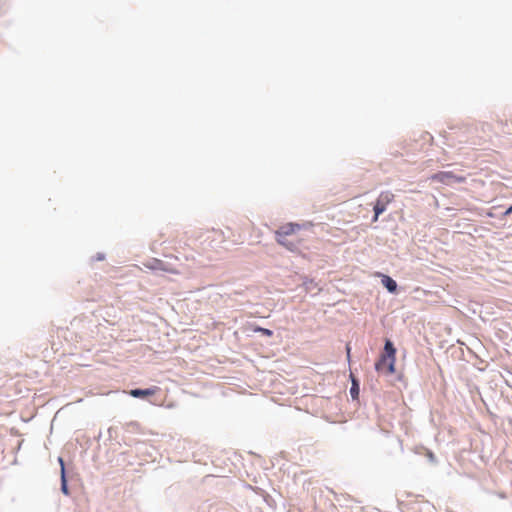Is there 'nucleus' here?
Wrapping results in <instances>:
<instances>
[{
  "label": "nucleus",
  "instance_id": "12",
  "mask_svg": "<svg viewBox=\"0 0 512 512\" xmlns=\"http://www.w3.org/2000/svg\"><path fill=\"white\" fill-rule=\"evenodd\" d=\"M297 240H301V239L298 236L287 237V241H297Z\"/></svg>",
  "mask_w": 512,
  "mask_h": 512
},
{
  "label": "nucleus",
  "instance_id": "13",
  "mask_svg": "<svg viewBox=\"0 0 512 512\" xmlns=\"http://www.w3.org/2000/svg\"><path fill=\"white\" fill-rule=\"evenodd\" d=\"M427 456H428V458H429L431 461H434V460H435V456H434V454H433L432 452H430V451H429V452L427 453Z\"/></svg>",
  "mask_w": 512,
  "mask_h": 512
},
{
  "label": "nucleus",
  "instance_id": "15",
  "mask_svg": "<svg viewBox=\"0 0 512 512\" xmlns=\"http://www.w3.org/2000/svg\"><path fill=\"white\" fill-rule=\"evenodd\" d=\"M175 261H179V258L177 256H171Z\"/></svg>",
  "mask_w": 512,
  "mask_h": 512
},
{
  "label": "nucleus",
  "instance_id": "2",
  "mask_svg": "<svg viewBox=\"0 0 512 512\" xmlns=\"http://www.w3.org/2000/svg\"><path fill=\"white\" fill-rule=\"evenodd\" d=\"M300 230V225L288 223L281 226L276 232L277 242L286 247L288 250L294 251L298 248L301 240L287 241V237L297 236V231Z\"/></svg>",
  "mask_w": 512,
  "mask_h": 512
},
{
  "label": "nucleus",
  "instance_id": "7",
  "mask_svg": "<svg viewBox=\"0 0 512 512\" xmlns=\"http://www.w3.org/2000/svg\"><path fill=\"white\" fill-rule=\"evenodd\" d=\"M59 461V464L61 466V491L65 494V495H69V490H68V486H67V480H66V475H65V465H64V461L62 458H59L58 459Z\"/></svg>",
  "mask_w": 512,
  "mask_h": 512
},
{
  "label": "nucleus",
  "instance_id": "14",
  "mask_svg": "<svg viewBox=\"0 0 512 512\" xmlns=\"http://www.w3.org/2000/svg\"><path fill=\"white\" fill-rule=\"evenodd\" d=\"M512 213V205L506 210L505 215H510Z\"/></svg>",
  "mask_w": 512,
  "mask_h": 512
},
{
  "label": "nucleus",
  "instance_id": "5",
  "mask_svg": "<svg viewBox=\"0 0 512 512\" xmlns=\"http://www.w3.org/2000/svg\"><path fill=\"white\" fill-rule=\"evenodd\" d=\"M394 199V195L389 192H381L379 197L376 200V203L374 205V217L373 221L376 222L378 220V217L380 214H382L385 210L388 204H390Z\"/></svg>",
  "mask_w": 512,
  "mask_h": 512
},
{
  "label": "nucleus",
  "instance_id": "11",
  "mask_svg": "<svg viewBox=\"0 0 512 512\" xmlns=\"http://www.w3.org/2000/svg\"><path fill=\"white\" fill-rule=\"evenodd\" d=\"M346 352H347V358L349 360L350 359V352H351V347H350L349 344L346 346Z\"/></svg>",
  "mask_w": 512,
  "mask_h": 512
},
{
  "label": "nucleus",
  "instance_id": "4",
  "mask_svg": "<svg viewBox=\"0 0 512 512\" xmlns=\"http://www.w3.org/2000/svg\"><path fill=\"white\" fill-rule=\"evenodd\" d=\"M430 179L432 181L440 182L445 185H451L453 183H463L466 178L464 176H457L451 171H441L433 174Z\"/></svg>",
  "mask_w": 512,
  "mask_h": 512
},
{
  "label": "nucleus",
  "instance_id": "10",
  "mask_svg": "<svg viewBox=\"0 0 512 512\" xmlns=\"http://www.w3.org/2000/svg\"><path fill=\"white\" fill-rule=\"evenodd\" d=\"M256 331H259V332H261L263 335L268 336V337L272 336V334H273V332H272L271 330L266 329V328H261V327H258V328L256 329Z\"/></svg>",
  "mask_w": 512,
  "mask_h": 512
},
{
  "label": "nucleus",
  "instance_id": "9",
  "mask_svg": "<svg viewBox=\"0 0 512 512\" xmlns=\"http://www.w3.org/2000/svg\"><path fill=\"white\" fill-rule=\"evenodd\" d=\"M350 393L353 398H356L358 396V385L355 381L353 382V385L350 389Z\"/></svg>",
  "mask_w": 512,
  "mask_h": 512
},
{
  "label": "nucleus",
  "instance_id": "1",
  "mask_svg": "<svg viewBox=\"0 0 512 512\" xmlns=\"http://www.w3.org/2000/svg\"><path fill=\"white\" fill-rule=\"evenodd\" d=\"M395 362H396V349L394 348L392 342L387 340L384 346V352L382 353L380 359L375 364V369L378 372L385 373L386 375H391L395 373Z\"/></svg>",
  "mask_w": 512,
  "mask_h": 512
},
{
  "label": "nucleus",
  "instance_id": "3",
  "mask_svg": "<svg viewBox=\"0 0 512 512\" xmlns=\"http://www.w3.org/2000/svg\"><path fill=\"white\" fill-rule=\"evenodd\" d=\"M143 265L145 268L152 271H162L173 275H177L180 273V270L176 265L167 263L158 258H151L144 262Z\"/></svg>",
  "mask_w": 512,
  "mask_h": 512
},
{
  "label": "nucleus",
  "instance_id": "8",
  "mask_svg": "<svg viewBox=\"0 0 512 512\" xmlns=\"http://www.w3.org/2000/svg\"><path fill=\"white\" fill-rule=\"evenodd\" d=\"M383 285L387 288V290L391 293L396 292L397 290V283L389 276H383L382 279Z\"/></svg>",
  "mask_w": 512,
  "mask_h": 512
},
{
  "label": "nucleus",
  "instance_id": "6",
  "mask_svg": "<svg viewBox=\"0 0 512 512\" xmlns=\"http://www.w3.org/2000/svg\"><path fill=\"white\" fill-rule=\"evenodd\" d=\"M159 388L154 386L152 388L148 389H132L130 390L129 394L132 397L140 398V397H146V396H152L158 392Z\"/></svg>",
  "mask_w": 512,
  "mask_h": 512
}]
</instances>
